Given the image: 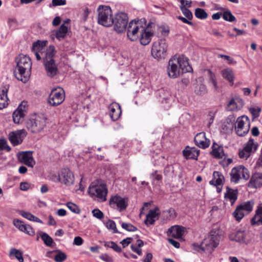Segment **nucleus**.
<instances>
[{
  "label": "nucleus",
  "mask_w": 262,
  "mask_h": 262,
  "mask_svg": "<svg viewBox=\"0 0 262 262\" xmlns=\"http://www.w3.org/2000/svg\"><path fill=\"white\" fill-rule=\"evenodd\" d=\"M128 21L127 15L124 12L116 14V32L121 33L126 30Z\"/></svg>",
  "instance_id": "nucleus-12"
},
{
  "label": "nucleus",
  "mask_w": 262,
  "mask_h": 262,
  "mask_svg": "<svg viewBox=\"0 0 262 262\" xmlns=\"http://www.w3.org/2000/svg\"><path fill=\"white\" fill-rule=\"evenodd\" d=\"M143 26L139 21L132 20L127 29V38L132 41H137L141 31L143 30Z\"/></svg>",
  "instance_id": "nucleus-8"
},
{
  "label": "nucleus",
  "mask_w": 262,
  "mask_h": 262,
  "mask_svg": "<svg viewBox=\"0 0 262 262\" xmlns=\"http://www.w3.org/2000/svg\"><path fill=\"white\" fill-rule=\"evenodd\" d=\"M131 249L133 251L137 253L138 255H141L142 254V249L141 248L137 247L135 245H132Z\"/></svg>",
  "instance_id": "nucleus-61"
},
{
  "label": "nucleus",
  "mask_w": 262,
  "mask_h": 262,
  "mask_svg": "<svg viewBox=\"0 0 262 262\" xmlns=\"http://www.w3.org/2000/svg\"><path fill=\"white\" fill-rule=\"evenodd\" d=\"M100 258L106 262L113 261V259L107 254H102L100 256Z\"/></svg>",
  "instance_id": "nucleus-63"
},
{
  "label": "nucleus",
  "mask_w": 262,
  "mask_h": 262,
  "mask_svg": "<svg viewBox=\"0 0 262 262\" xmlns=\"http://www.w3.org/2000/svg\"><path fill=\"white\" fill-rule=\"evenodd\" d=\"M9 90V86L6 85L0 88V109L6 107L8 104V98L7 93Z\"/></svg>",
  "instance_id": "nucleus-25"
},
{
  "label": "nucleus",
  "mask_w": 262,
  "mask_h": 262,
  "mask_svg": "<svg viewBox=\"0 0 262 262\" xmlns=\"http://www.w3.org/2000/svg\"><path fill=\"white\" fill-rule=\"evenodd\" d=\"M18 212L24 217L31 221L33 218L34 217V215L31 213L30 212L25 211L24 210H19Z\"/></svg>",
  "instance_id": "nucleus-50"
},
{
  "label": "nucleus",
  "mask_w": 262,
  "mask_h": 262,
  "mask_svg": "<svg viewBox=\"0 0 262 262\" xmlns=\"http://www.w3.org/2000/svg\"><path fill=\"white\" fill-rule=\"evenodd\" d=\"M121 226L123 229L128 231H135L137 230V228L135 226L129 223H122Z\"/></svg>",
  "instance_id": "nucleus-49"
},
{
  "label": "nucleus",
  "mask_w": 262,
  "mask_h": 262,
  "mask_svg": "<svg viewBox=\"0 0 262 262\" xmlns=\"http://www.w3.org/2000/svg\"><path fill=\"white\" fill-rule=\"evenodd\" d=\"M219 242L220 236L218 232L215 230H212L195 249L198 251H207L211 253L218 246Z\"/></svg>",
  "instance_id": "nucleus-4"
},
{
  "label": "nucleus",
  "mask_w": 262,
  "mask_h": 262,
  "mask_svg": "<svg viewBox=\"0 0 262 262\" xmlns=\"http://www.w3.org/2000/svg\"><path fill=\"white\" fill-rule=\"evenodd\" d=\"M98 15L113 14L111 8L107 6H99L97 9Z\"/></svg>",
  "instance_id": "nucleus-36"
},
{
  "label": "nucleus",
  "mask_w": 262,
  "mask_h": 262,
  "mask_svg": "<svg viewBox=\"0 0 262 262\" xmlns=\"http://www.w3.org/2000/svg\"><path fill=\"white\" fill-rule=\"evenodd\" d=\"M67 3L66 0H52V5L50 6V7H55L58 6H63L65 5Z\"/></svg>",
  "instance_id": "nucleus-53"
},
{
  "label": "nucleus",
  "mask_w": 262,
  "mask_h": 262,
  "mask_svg": "<svg viewBox=\"0 0 262 262\" xmlns=\"http://www.w3.org/2000/svg\"><path fill=\"white\" fill-rule=\"evenodd\" d=\"M213 179L210 181V184L215 186L223 185L225 179L223 175L219 171H214L213 173Z\"/></svg>",
  "instance_id": "nucleus-31"
},
{
  "label": "nucleus",
  "mask_w": 262,
  "mask_h": 262,
  "mask_svg": "<svg viewBox=\"0 0 262 262\" xmlns=\"http://www.w3.org/2000/svg\"><path fill=\"white\" fill-rule=\"evenodd\" d=\"M194 141L196 145L202 148L208 147L210 144V140L207 139L204 132L197 134L194 137Z\"/></svg>",
  "instance_id": "nucleus-19"
},
{
  "label": "nucleus",
  "mask_w": 262,
  "mask_h": 262,
  "mask_svg": "<svg viewBox=\"0 0 262 262\" xmlns=\"http://www.w3.org/2000/svg\"><path fill=\"white\" fill-rule=\"evenodd\" d=\"M167 45L165 39H161L153 43L151 48V55L158 59L164 57L167 51Z\"/></svg>",
  "instance_id": "nucleus-10"
},
{
  "label": "nucleus",
  "mask_w": 262,
  "mask_h": 262,
  "mask_svg": "<svg viewBox=\"0 0 262 262\" xmlns=\"http://www.w3.org/2000/svg\"><path fill=\"white\" fill-rule=\"evenodd\" d=\"M168 241L170 244H171L175 248H179L180 247V244L178 242H177L173 239H171V238H168Z\"/></svg>",
  "instance_id": "nucleus-64"
},
{
  "label": "nucleus",
  "mask_w": 262,
  "mask_h": 262,
  "mask_svg": "<svg viewBox=\"0 0 262 262\" xmlns=\"http://www.w3.org/2000/svg\"><path fill=\"white\" fill-rule=\"evenodd\" d=\"M26 136L27 132L26 130L22 129L10 132L9 134V139L13 146H16L23 142L24 138Z\"/></svg>",
  "instance_id": "nucleus-15"
},
{
  "label": "nucleus",
  "mask_w": 262,
  "mask_h": 262,
  "mask_svg": "<svg viewBox=\"0 0 262 262\" xmlns=\"http://www.w3.org/2000/svg\"><path fill=\"white\" fill-rule=\"evenodd\" d=\"M41 238L45 244L47 246H51L53 243V240L48 234L43 233L41 235Z\"/></svg>",
  "instance_id": "nucleus-43"
},
{
  "label": "nucleus",
  "mask_w": 262,
  "mask_h": 262,
  "mask_svg": "<svg viewBox=\"0 0 262 262\" xmlns=\"http://www.w3.org/2000/svg\"><path fill=\"white\" fill-rule=\"evenodd\" d=\"M46 118L43 116H35L30 118L26 123V127L32 133L40 132L46 126Z\"/></svg>",
  "instance_id": "nucleus-5"
},
{
  "label": "nucleus",
  "mask_w": 262,
  "mask_h": 262,
  "mask_svg": "<svg viewBox=\"0 0 262 262\" xmlns=\"http://www.w3.org/2000/svg\"><path fill=\"white\" fill-rule=\"evenodd\" d=\"M66 185L72 184L74 181V177L72 172L68 168L62 169L58 173V177L56 180Z\"/></svg>",
  "instance_id": "nucleus-13"
},
{
  "label": "nucleus",
  "mask_w": 262,
  "mask_h": 262,
  "mask_svg": "<svg viewBox=\"0 0 262 262\" xmlns=\"http://www.w3.org/2000/svg\"><path fill=\"white\" fill-rule=\"evenodd\" d=\"M185 228L179 226L175 225L171 227L167 231L168 236H172L176 238H180L184 235Z\"/></svg>",
  "instance_id": "nucleus-22"
},
{
  "label": "nucleus",
  "mask_w": 262,
  "mask_h": 262,
  "mask_svg": "<svg viewBox=\"0 0 262 262\" xmlns=\"http://www.w3.org/2000/svg\"><path fill=\"white\" fill-rule=\"evenodd\" d=\"M206 86L203 84L199 85V90L197 91V93L199 95H203L207 93Z\"/></svg>",
  "instance_id": "nucleus-57"
},
{
  "label": "nucleus",
  "mask_w": 262,
  "mask_h": 262,
  "mask_svg": "<svg viewBox=\"0 0 262 262\" xmlns=\"http://www.w3.org/2000/svg\"><path fill=\"white\" fill-rule=\"evenodd\" d=\"M164 213L166 214V219L168 220L174 219L176 216V213L174 209L171 208L167 210L164 211Z\"/></svg>",
  "instance_id": "nucleus-48"
},
{
  "label": "nucleus",
  "mask_w": 262,
  "mask_h": 262,
  "mask_svg": "<svg viewBox=\"0 0 262 262\" xmlns=\"http://www.w3.org/2000/svg\"><path fill=\"white\" fill-rule=\"evenodd\" d=\"M18 161L27 165L29 167H33L35 165V161L32 156V152L29 151H23L17 154Z\"/></svg>",
  "instance_id": "nucleus-17"
},
{
  "label": "nucleus",
  "mask_w": 262,
  "mask_h": 262,
  "mask_svg": "<svg viewBox=\"0 0 262 262\" xmlns=\"http://www.w3.org/2000/svg\"><path fill=\"white\" fill-rule=\"evenodd\" d=\"M218 56L221 58H224L226 60H228L229 64H236V62L234 61L233 58H231L230 56L228 55H223V54H219Z\"/></svg>",
  "instance_id": "nucleus-55"
},
{
  "label": "nucleus",
  "mask_w": 262,
  "mask_h": 262,
  "mask_svg": "<svg viewBox=\"0 0 262 262\" xmlns=\"http://www.w3.org/2000/svg\"><path fill=\"white\" fill-rule=\"evenodd\" d=\"M257 148V144L254 140L250 139L243 149L239 151V157L242 159H247L252 152H254Z\"/></svg>",
  "instance_id": "nucleus-14"
},
{
  "label": "nucleus",
  "mask_w": 262,
  "mask_h": 262,
  "mask_svg": "<svg viewBox=\"0 0 262 262\" xmlns=\"http://www.w3.org/2000/svg\"><path fill=\"white\" fill-rule=\"evenodd\" d=\"M113 14L98 15V23L104 27H110L114 24Z\"/></svg>",
  "instance_id": "nucleus-27"
},
{
  "label": "nucleus",
  "mask_w": 262,
  "mask_h": 262,
  "mask_svg": "<svg viewBox=\"0 0 262 262\" xmlns=\"http://www.w3.org/2000/svg\"><path fill=\"white\" fill-rule=\"evenodd\" d=\"M132 240V238L130 237H127L125 239L122 240L120 243L122 244L123 247H125L127 246L130 243Z\"/></svg>",
  "instance_id": "nucleus-60"
},
{
  "label": "nucleus",
  "mask_w": 262,
  "mask_h": 262,
  "mask_svg": "<svg viewBox=\"0 0 262 262\" xmlns=\"http://www.w3.org/2000/svg\"><path fill=\"white\" fill-rule=\"evenodd\" d=\"M67 207L73 212L75 213H79L80 209L75 204L72 202H68L67 203Z\"/></svg>",
  "instance_id": "nucleus-47"
},
{
  "label": "nucleus",
  "mask_w": 262,
  "mask_h": 262,
  "mask_svg": "<svg viewBox=\"0 0 262 262\" xmlns=\"http://www.w3.org/2000/svg\"><path fill=\"white\" fill-rule=\"evenodd\" d=\"M246 233L244 231L238 230L230 235V238L232 241L241 243L245 241Z\"/></svg>",
  "instance_id": "nucleus-33"
},
{
  "label": "nucleus",
  "mask_w": 262,
  "mask_h": 262,
  "mask_svg": "<svg viewBox=\"0 0 262 262\" xmlns=\"http://www.w3.org/2000/svg\"><path fill=\"white\" fill-rule=\"evenodd\" d=\"M30 184L27 182H21L20 184V189L21 190L27 191L29 189Z\"/></svg>",
  "instance_id": "nucleus-59"
},
{
  "label": "nucleus",
  "mask_w": 262,
  "mask_h": 262,
  "mask_svg": "<svg viewBox=\"0 0 262 262\" xmlns=\"http://www.w3.org/2000/svg\"><path fill=\"white\" fill-rule=\"evenodd\" d=\"M222 74L224 78L227 80L231 85L233 84L234 74L233 71L229 68L224 69L222 71Z\"/></svg>",
  "instance_id": "nucleus-35"
},
{
  "label": "nucleus",
  "mask_w": 262,
  "mask_h": 262,
  "mask_svg": "<svg viewBox=\"0 0 262 262\" xmlns=\"http://www.w3.org/2000/svg\"><path fill=\"white\" fill-rule=\"evenodd\" d=\"M128 198L121 197L118 194H116V206L117 209L119 212H122L126 210L128 205Z\"/></svg>",
  "instance_id": "nucleus-23"
},
{
  "label": "nucleus",
  "mask_w": 262,
  "mask_h": 262,
  "mask_svg": "<svg viewBox=\"0 0 262 262\" xmlns=\"http://www.w3.org/2000/svg\"><path fill=\"white\" fill-rule=\"evenodd\" d=\"M68 30V27L64 24L61 25L59 29L55 33L56 38L59 40L64 39L67 34Z\"/></svg>",
  "instance_id": "nucleus-34"
},
{
  "label": "nucleus",
  "mask_w": 262,
  "mask_h": 262,
  "mask_svg": "<svg viewBox=\"0 0 262 262\" xmlns=\"http://www.w3.org/2000/svg\"><path fill=\"white\" fill-rule=\"evenodd\" d=\"M83 239L80 236H76L74 238L73 244L77 246H80L83 244Z\"/></svg>",
  "instance_id": "nucleus-58"
},
{
  "label": "nucleus",
  "mask_w": 262,
  "mask_h": 262,
  "mask_svg": "<svg viewBox=\"0 0 262 262\" xmlns=\"http://www.w3.org/2000/svg\"><path fill=\"white\" fill-rule=\"evenodd\" d=\"M191 70L192 68L189 65L187 58L183 55H174L169 60L167 67L168 76L173 79Z\"/></svg>",
  "instance_id": "nucleus-1"
},
{
  "label": "nucleus",
  "mask_w": 262,
  "mask_h": 262,
  "mask_svg": "<svg viewBox=\"0 0 262 262\" xmlns=\"http://www.w3.org/2000/svg\"><path fill=\"white\" fill-rule=\"evenodd\" d=\"M180 9L183 15L189 20H191L193 18L192 12L187 8L184 7V6H180Z\"/></svg>",
  "instance_id": "nucleus-44"
},
{
  "label": "nucleus",
  "mask_w": 262,
  "mask_h": 262,
  "mask_svg": "<svg viewBox=\"0 0 262 262\" xmlns=\"http://www.w3.org/2000/svg\"><path fill=\"white\" fill-rule=\"evenodd\" d=\"M65 98L64 92L62 89L53 90L48 98V102L52 106H55L61 104Z\"/></svg>",
  "instance_id": "nucleus-11"
},
{
  "label": "nucleus",
  "mask_w": 262,
  "mask_h": 262,
  "mask_svg": "<svg viewBox=\"0 0 262 262\" xmlns=\"http://www.w3.org/2000/svg\"><path fill=\"white\" fill-rule=\"evenodd\" d=\"M105 225L107 229L112 230L115 232V222L113 221L108 220L105 223Z\"/></svg>",
  "instance_id": "nucleus-56"
},
{
  "label": "nucleus",
  "mask_w": 262,
  "mask_h": 262,
  "mask_svg": "<svg viewBox=\"0 0 262 262\" xmlns=\"http://www.w3.org/2000/svg\"><path fill=\"white\" fill-rule=\"evenodd\" d=\"M207 71L208 73L209 82L212 84L214 90H217L218 86L215 74L210 70H208Z\"/></svg>",
  "instance_id": "nucleus-39"
},
{
  "label": "nucleus",
  "mask_w": 262,
  "mask_h": 262,
  "mask_svg": "<svg viewBox=\"0 0 262 262\" xmlns=\"http://www.w3.org/2000/svg\"><path fill=\"white\" fill-rule=\"evenodd\" d=\"M183 153L186 159L196 160L200 154V150L194 147L187 146L183 151Z\"/></svg>",
  "instance_id": "nucleus-24"
},
{
  "label": "nucleus",
  "mask_w": 262,
  "mask_h": 262,
  "mask_svg": "<svg viewBox=\"0 0 262 262\" xmlns=\"http://www.w3.org/2000/svg\"><path fill=\"white\" fill-rule=\"evenodd\" d=\"M27 102H22L13 114V119L15 123L21 122L26 114Z\"/></svg>",
  "instance_id": "nucleus-16"
},
{
  "label": "nucleus",
  "mask_w": 262,
  "mask_h": 262,
  "mask_svg": "<svg viewBox=\"0 0 262 262\" xmlns=\"http://www.w3.org/2000/svg\"><path fill=\"white\" fill-rule=\"evenodd\" d=\"M212 155L213 156L217 159L223 158L225 155L223 147L222 146H220L215 143H214L212 147Z\"/></svg>",
  "instance_id": "nucleus-32"
},
{
  "label": "nucleus",
  "mask_w": 262,
  "mask_h": 262,
  "mask_svg": "<svg viewBox=\"0 0 262 262\" xmlns=\"http://www.w3.org/2000/svg\"><path fill=\"white\" fill-rule=\"evenodd\" d=\"M154 33L150 31L148 27L143 26V30L141 31L139 38L140 43L143 46L148 45L151 41Z\"/></svg>",
  "instance_id": "nucleus-18"
},
{
  "label": "nucleus",
  "mask_w": 262,
  "mask_h": 262,
  "mask_svg": "<svg viewBox=\"0 0 262 262\" xmlns=\"http://www.w3.org/2000/svg\"><path fill=\"white\" fill-rule=\"evenodd\" d=\"M14 225L20 231L23 232L25 229L26 224L23 222L18 219H14L13 221Z\"/></svg>",
  "instance_id": "nucleus-46"
},
{
  "label": "nucleus",
  "mask_w": 262,
  "mask_h": 262,
  "mask_svg": "<svg viewBox=\"0 0 262 262\" xmlns=\"http://www.w3.org/2000/svg\"><path fill=\"white\" fill-rule=\"evenodd\" d=\"M56 53L54 46H50L46 50V57L43 58V60H49L53 59V57Z\"/></svg>",
  "instance_id": "nucleus-38"
},
{
  "label": "nucleus",
  "mask_w": 262,
  "mask_h": 262,
  "mask_svg": "<svg viewBox=\"0 0 262 262\" xmlns=\"http://www.w3.org/2000/svg\"><path fill=\"white\" fill-rule=\"evenodd\" d=\"M16 67L14 72L15 77L24 83H26L29 79L32 61L30 58L24 54H19L16 58Z\"/></svg>",
  "instance_id": "nucleus-2"
},
{
  "label": "nucleus",
  "mask_w": 262,
  "mask_h": 262,
  "mask_svg": "<svg viewBox=\"0 0 262 262\" xmlns=\"http://www.w3.org/2000/svg\"><path fill=\"white\" fill-rule=\"evenodd\" d=\"M226 192L225 193V198L229 200L232 205L237 199L238 191L237 189H232L228 186L226 187Z\"/></svg>",
  "instance_id": "nucleus-28"
},
{
  "label": "nucleus",
  "mask_w": 262,
  "mask_h": 262,
  "mask_svg": "<svg viewBox=\"0 0 262 262\" xmlns=\"http://www.w3.org/2000/svg\"><path fill=\"white\" fill-rule=\"evenodd\" d=\"M47 41H39L38 40L36 42L33 43L32 50V51H36V50H40L41 51L44 47L46 46Z\"/></svg>",
  "instance_id": "nucleus-41"
},
{
  "label": "nucleus",
  "mask_w": 262,
  "mask_h": 262,
  "mask_svg": "<svg viewBox=\"0 0 262 262\" xmlns=\"http://www.w3.org/2000/svg\"><path fill=\"white\" fill-rule=\"evenodd\" d=\"M44 65L47 75L53 77L57 73L58 69L54 59L44 61Z\"/></svg>",
  "instance_id": "nucleus-20"
},
{
  "label": "nucleus",
  "mask_w": 262,
  "mask_h": 262,
  "mask_svg": "<svg viewBox=\"0 0 262 262\" xmlns=\"http://www.w3.org/2000/svg\"><path fill=\"white\" fill-rule=\"evenodd\" d=\"M230 176L231 182L237 184L241 179L248 180L250 178V173L244 166L239 165L231 169Z\"/></svg>",
  "instance_id": "nucleus-6"
},
{
  "label": "nucleus",
  "mask_w": 262,
  "mask_h": 262,
  "mask_svg": "<svg viewBox=\"0 0 262 262\" xmlns=\"http://www.w3.org/2000/svg\"><path fill=\"white\" fill-rule=\"evenodd\" d=\"M177 18L178 19L181 20L183 23L185 24H187L191 26L193 25V23L191 21H190L189 19H188L186 17L185 18L183 16H178Z\"/></svg>",
  "instance_id": "nucleus-62"
},
{
  "label": "nucleus",
  "mask_w": 262,
  "mask_h": 262,
  "mask_svg": "<svg viewBox=\"0 0 262 262\" xmlns=\"http://www.w3.org/2000/svg\"><path fill=\"white\" fill-rule=\"evenodd\" d=\"M88 191L90 196L95 201L102 202L106 200L107 189L106 185L99 181L92 182Z\"/></svg>",
  "instance_id": "nucleus-3"
},
{
  "label": "nucleus",
  "mask_w": 262,
  "mask_h": 262,
  "mask_svg": "<svg viewBox=\"0 0 262 262\" xmlns=\"http://www.w3.org/2000/svg\"><path fill=\"white\" fill-rule=\"evenodd\" d=\"M23 232L31 236H34L35 235V231L29 225H26L25 229L24 230Z\"/></svg>",
  "instance_id": "nucleus-52"
},
{
  "label": "nucleus",
  "mask_w": 262,
  "mask_h": 262,
  "mask_svg": "<svg viewBox=\"0 0 262 262\" xmlns=\"http://www.w3.org/2000/svg\"><path fill=\"white\" fill-rule=\"evenodd\" d=\"M159 211L158 208H155L154 209H151L149 211L148 214L146 215V220L144 221V223L147 225H152L155 222V218H158L159 213L157 212Z\"/></svg>",
  "instance_id": "nucleus-29"
},
{
  "label": "nucleus",
  "mask_w": 262,
  "mask_h": 262,
  "mask_svg": "<svg viewBox=\"0 0 262 262\" xmlns=\"http://www.w3.org/2000/svg\"><path fill=\"white\" fill-rule=\"evenodd\" d=\"M92 213L94 216L98 219H101L103 217V214L102 211L99 209H95L92 211Z\"/></svg>",
  "instance_id": "nucleus-54"
},
{
  "label": "nucleus",
  "mask_w": 262,
  "mask_h": 262,
  "mask_svg": "<svg viewBox=\"0 0 262 262\" xmlns=\"http://www.w3.org/2000/svg\"><path fill=\"white\" fill-rule=\"evenodd\" d=\"M261 186L262 173H255L253 174L248 183V186L252 188H257Z\"/></svg>",
  "instance_id": "nucleus-26"
},
{
  "label": "nucleus",
  "mask_w": 262,
  "mask_h": 262,
  "mask_svg": "<svg viewBox=\"0 0 262 262\" xmlns=\"http://www.w3.org/2000/svg\"><path fill=\"white\" fill-rule=\"evenodd\" d=\"M254 202L253 201H249L242 203L237 206L233 213V216L238 221H239L243 217L250 213L253 208Z\"/></svg>",
  "instance_id": "nucleus-7"
},
{
  "label": "nucleus",
  "mask_w": 262,
  "mask_h": 262,
  "mask_svg": "<svg viewBox=\"0 0 262 262\" xmlns=\"http://www.w3.org/2000/svg\"><path fill=\"white\" fill-rule=\"evenodd\" d=\"M194 15L196 17L201 19H205L208 16L206 11L201 8H196L195 10Z\"/></svg>",
  "instance_id": "nucleus-40"
},
{
  "label": "nucleus",
  "mask_w": 262,
  "mask_h": 262,
  "mask_svg": "<svg viewBox=\"0 0 262 262\" xmlns=\"http://www.w3.org/2000/svg\"><path fill=\"white\" fill-rule=\"evenodd\" d=\"M57 252L58 253L55 255L54 257L55 261L56 262H62V261L66 259L67 255L64 253L59 250H57Z\"/></svg>",
  "instance_id": "nucleus-45"
},
{
  "label": "nucleus",
  "mask_w": 262,
  "mask_h": 262,
  "mask_svg": "<svg viewBox=\"0 0 262 262\" xmlns=\"http://www.w3.org/2000/svg\"><path fill=\"white\" fill-rule=\"evenodd\" d=\"M261 110L259 107H251L249 108V111L252 114L253 118H257L259 116V113Z\"/></svg>",
  "instance_id": "nucleus-51"
},
{
  "label": "nucleus",
  "mask_w": 262,
  "mask_h": 262,
  "mask_svg": "<svg viewBox=\"0 0 262 262\" xmlns=\"http://www.w3.org/2000/svg\"><path fill=\"white\" fill-rule=\"evenodd\" d=\"M10 256H14L19 262H24L23 253L15 248H12L10 251Z\"/></svg>",
  "instance_id": "nucleus-37"
},
{
  "label": "nucleus",
  "mask_w": 262,
  "mask_h": 262,
  "mask_svg": "<svg viewBox=\"0 0 262 262\" xmlns=\"http://www.w3.org/2000/svg\"><path fill=\"white\" fill-rule=\"evenodd\" d=\"M250 126V120L246 116L239 117L235 124V130L239 136H244L248 134Z\"/></svg>",
  "instance_id": "nucleus-9"
},
{
  "label": "nucleus",
  "mask_w": 262,
  "mask_h": 262,
  "mask_svg": "<svg viewBox=\"0 0 262 262\" xmlns=\"http://www.w3.org/2000/svg\"><path fill=\"white\" fill-rule=\"evenodd\" d=\"M244 105L243 100L238 97L232 98L228 102L227 109L230 111H237L241 110Z\"/></svg>",
  "instance_id": "nucleus-21"
},
{
  "label": "nucleus",
  "mask_w": 262,
  "mask_h": 262,
  "mask_svg": "<svg viewBox=\"0 0 262 262\" xmlns=\"http://www.w3.org/2000/svg\"><path fill=\"white\" fill-rule=\"evenodd\" d=\"M223 18L226 21L229 22H233L236 20L235 16L229 10L226 11L223 13Z\"/></svg>",
  "instance_id": "nucleus-42"
},
{
  "label": "nucleus",
  "mask_w": 262,
  "mask_h": 262,
  "mask_svg": "<svg viewBox=\"0 0 262 262\" xmlns=\"http://www.w3.org/2000/svg\"><path fill=\"white\" fill-rule=\"evenodd\" d=\"M251 223L252 225H262V206H257L254 216L251 219Z\"/></svg>",
  "instance_id": "nucleus-30"
}]
</instances>
